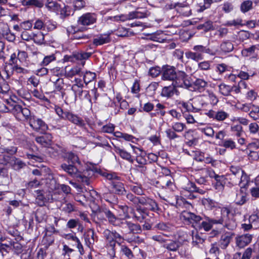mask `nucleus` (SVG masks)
<instances>
[{"mask_svg":"<svg viewBox=\"0 0 259 259\" xmlns=\"http://www.w3.org/2000/svg\"><path fill=\"white\" fill-rule=\"evenodd\" d=\"M259 107L254 105L251 106V110L249 112V116L254 120H257L259 117Z\"/></svg>","mask_w":259,"mask_h":259,"instance_id":"55","label":"nucleus"},{"mask_svg":"<svg viewBox=\"0 0 259 259\" xmlns=\"http://www.w3.org/2000/svg\"><path fill=\"white\" fill-rule=\"evenodd\" d=\"M38 55L41 59L43 58L42 61L40 62V64L42 66L48 65L52 61H54L56 59V57L54 55L47 56L44 57L41 53H38ZM36 55L37 56V54H36Z\"/></svg>","mask_w":259,"mask_h":259,"instance_id":"42","label":"nucleus"},{"mask_svg":"<svg viewBox=\"0 0 259 259\" xmlns=\"http://www.w3.org/2000/svg\"><path fill=\"white\" fill-rule=\"evenodd\" d=\"M84 240L87 245L89 246L94 244L95 241L97 240V237L95 236L94 230H90L88 231L84 235Z\"/></svg>","mask_w":259,"mask_h":259,"instance_id":"33","label":"nucleus"},{"mask_svg":"<svg viewBox=\"0 0 259 259\" xmlns=\"http://www.w3.org/2000/svg\"><path fill=\"white\" fill-rule=\"evenodd\" d=\"M120 224L123 226L127 227L129 229L130 233H131L139 234L142 232L141 227L138 224H134L131 222L126 221L121 222Z\"/></svg>","mask_w":259,"mask_h":259,"instance_id":"23","label":"nucleus"},{"mask_svg":"<svg viewBox=\"0 0 259 259\" xmlns=\"http://www.w3.org/2000/svg\"><path fill=\"white\" fill-rule=\"evenodd\" d=\"M160 74H161V69L158 66L151 67L149 70V74L153 77H156Z\"/></svg>","mask_w":259,"mask_h":259,"instance_id":"64","label":"nucleus"},{"mask_svg":"<svg viewBox=\"0 0 259 259\" xmlns=\"http://www.w3.org/2000/svg\"><path fill=\"white\" fill-rule=\"evenodd\" d=\"M39 211L37 210L35 214V220L36 221V231H38V234L40 231L43 232L45 230L46 222L44 218L42 216H39Z\"/></svg>","mask_w":259,"mask_h":259,"instance_id":"27","label":"nucleus"},{"mask_svg":"<svg viewBox=\"0 0 259 259\" xmlns=\"http://www.w3.org/2000/svg\"><path fill=\"white\" fill-rule=\"evenodd\" d=\"M97 20V15L95 13H87L78 18L77 24L79 25L89 26L95 23Z\"/></svg>","mask_w":259,"mask_h":259,"instance_id":"10","label":"nucleus"},{"mask_svg":"<svg viewBox=\"0 0 259 259\" xmlns=\"http://www.w3.org/2000/svg\"><path fill=\"white\" fill-rule=\"evenodd\" d=\"M105 200L111 204H116L118 200L115 194L114 193L105 194L103 195Z\"/></svg>","mask_w":259,"mask_h":259,"instance_id":"48","label":"nucleus"},{"mask_svg":"<svg viewBox=\"0 0 259 259\" xmlns=\"http://www.w3.org/2000/svg\"><path fill=\"white\" fill-rule=\"evenodd\" d=\"M110 33L101 34L94 38L93 44L96 46L103 45L110 42Z\"/></svg>","mask_w":259,"mask_h":259,"instance_id":"20","label":"nucleus"},{"mask_svg":"<svg viewBox=\"0 0 259 259\" xmlns=\"http://www.w3.org/2000/svg\"><path fill=\"white\" fill-rule=\"evenodd\" d=\"M147 36L149 37V40L158 42H163L166 40V35L162 31H157L155 33L147 34Z\"/></svg>","mask_w":259,"mask_h":259,"instance_id":"24","label":"nucleus"},{"mask_svg":"<svg viewBox=\"0 0 259 259\" xmlns=\"http://www.w3.org/2000/svg\"><path fill=\"white\" fill-rule=\"evenodd\" d=\"M255 46L253 45L251 47L243 49L241 51L242 55L244 57H249L255 53Z\"/></svg>","mask_w":259,"mask_h":259,"instance_id":"57","label":"nucleus"},{"mask_svg":"<svg viewBox=\"0 0 259 259\" xmlns=\"http://www.w3.org/2000/svg\"><path fill=\"white\" fill-rule=\"evenodd\" d=\"M185 56L187 59H191L196 62L201 60L200 59V56L197 54L195 51L191 52L188 51L185 53Z\"/></svg>","mask_w":259,"mask_h":259,"instance_id":"54","label":"nucleus"},{"mask_svg":"<svg viewBox=\"0 0 259 259\" xmlns=\"http://www.w3.org/2000/svg\"><path fill=\"white\" fill-rule=\"evenodd\" d=\"M230 173H228L227 176L229 177L230 180H232V182H229L231 186L236 185L239 180V178L243 172V170L239 166L236 165H231L229 167Z\"/></svg>","mask_w":259,"mask_h":259,"instance_id":"9","label":"nucleus"},{"mask_svg":"<svg viewBox=\"0 0 259 259\" xmlns=\"http://www.w3.org/2000/svg\"><path fill=\"white\" fill-rule=\"evenodd\" d=\"M100 175L109 180L110 190L115 195H123L126 190L123 183L121 182V178L116 172L109 171H100Z\"/></svg>","mask_w":259,"mask_h":259,"instance_id":"3","label":"nucleus"},{"mask_svg":"<svg viewBox=\"0 0 259 259\" xmlns=\"http://www.w3.org/2000/svg\"><path fill=\"white\" fill-rule=\"evenodd\" d=\"M193 50L195 51L197 54L200 56V59H203V53L209 54L211 56H215L217 54V50H212L207 47V46H203L202 45H196L193 48Z\"/></svg>","mask_w":259,"mask_h":259,"instance_id":"19","label":"nucleus"},{"mask_svg":"<svg viewBox=\"0 0 259 259\" xmlns=\"http://www.w3.org/2000/svg\"><path fill=\"white\" fill-rule=\"evenodd\" d=\"M191 82L192 84L190 88L193 87L194 90H197L200 92L204 91L208 84L207 82L201 78H197L193 82L191 81Z\"/></svg>","mask_w":259,"mask_h":259,"instance_id":"26","label":"nucleus"},{"mask_svg":"<svg viewBox=\"0 0 259 259\" xmlns=\"http://www.w3.org/2000/svg\"><path fill=\"white\" fill-rule=\"evenodd\" d=\"M171 6H173V8H176L179 7V9H177V11L181 13L183 15L185 16H188L191 14V11L188 7H184L183 4L182 3H175L171 5Z\"/></svg>","mask_w":259,"mask_h":259,"instance_id":"36","label":"nucleus"},{"mask_svg":"<svg viewBox=\"0 0 259 259\" xmlns=\"http://www.w3.org/2000/svg\"><path fill=\"white\" fill-rule=\"evenodd\" d=\"M171 229V225L169 223L159 222L156 224L153 227V230H159L165 232H170Z\"/></svg>","mask_w":259,"mask_h":259,"instance_id":"38","label":"nucleus"},{"mask_svg":"<svg viewBox=\"0 0 259 259\" xmlns=\"http://www.w3.org/2000/svg\"><path fill=\"white\" fill-rule=\"evenodd\" d=\"M71 12V8L68 6H65L63 8L60 7L59 12L61 17L63 19L70 16Z\"/></svg>","mask_w":259,"mask_h":259,"instance_id":"56","label":"nucleus"},{"mask_svg":"<svg viewBox=\"0 0 259 259\" xmlns=\"http://www.w3.org/2000/svg\"><path fill=\"white\" fill-rule=\"evenodd\" d=\"M161 79L172 81L174 87L189 89L191 85V77L185 72L177 69L175 67L166 65L161 69Z\"/></svg>","mask_w":259,"mask_h":259,"instance_id":"2","label":"nucleus"},{"mask_svg":"<svg viewBox=\"0 0 259 259\" xmlns=\"http://www.w3.org/2000/svg\"><path fill=\"white\" fill-rule=\"evenodd\" d=\"M219 145L231 150L236 148L235 142L231 139L222 141V143H219Z\"/></svg>","mask_w":259,"mask_h":259,"instance_id":"47","label":"nucleus"},{"mask_svg":"<svg viewBox=\"0 0 259 259\" xmlns=\"http://www.w3.org/2000/svg\"><path fill=\"white\" fill-rule=\"evenodd\" d=\"M54 109L56 114L58 115V116L62 119L65 120V117L67 115V113H68V111H64L62 108L57 105H55Z\"/></svg>","mask_w":259,"mask_h":259,"instance_id":"63","label":"nucleus"},{"mask_svg":"<svg viewBox=\"0 0 259 259\" xmlns=\"http://www.w3.org/2000/svg\"><path fill=\"white\" fill-rule=\"evenodd\" d=\"M197 29L199 30L202 29L205 32H207L214 30V27L213 25V22L210 20H208L203 24H199L197 26Z\"/></svg>","mask_w":259,"mask_h":259,"instance_id":"43","label":"nucleus"},{"mask_svg":"<svg viewBox=\"0 0 259 259\" xmlns=\"http://www.w3.org/2000/svg\"><path fill=\"white\" fill-rule=\"evenodd\" d=\"M165 134L166 137L170 141L180 137V136L176 134V132L171 128L166 129L165 131Z\"/></svg>","mask_w":259,"mask_h":259,"instance_id":"59","label":"nucleus"},{"mask_svg":"<svg viewBox=\"0 0 259 259\" xmlns=\"http://www.w3.org/2000/svg\"><path fill=\"white\" fill-rule=\"evenodd\" d=\"M96 78V73L91 71H86L83 75V81L86 84L94 80Z\"/></svg>","mask_w":259,"mask_h":259,"instance_id":"50","label":"nucleus"},{"mask_svg":"<svg viewBox=\"0 0 259 259\" xmlns=\"http://www.w3.org/2000/svg\"><path fill=\"white\" fill-rule=\"evenodd\" d=\"M248 200L247 193L246 192V188L244 185L240 186L239 191H237L234 202L237 205H243Z\"/></svg>","mask_w":259,"mask_h":259,"instance_id":"13","label":"nucleus"},{"mask_svg":"<svg viewBox=\"0 0 259 259\" xmlns=\"http://www.w3.org/2000/svg\"><path fill=\"white\" fill-rule=\"evenodd\" d=\"M113 145L114 146L115 152L117 154H119L122 158L125 159L131 163L133 162V159H132V156L130 153L120 148L119 147L115 146L113 144Z\"/></svg>","mask_w":259,"mask_h":259,"instance_id":"30","label":"nucleus"},{"mask_svg":"<svg viewBox=\"0 0 259 259\" xmlns=\"http://www.w3.org/2000/svg\"><path fill=\"white\" fill-rule=\"evenodd\" d=\"M185 127L184 123L179 122L174 123L171 126V128L177 133H181Z\"/></svg>","mask_w":259,"mask_h":259,"instance_id":"58","label":"nucleus"},{"mask_svg":"<svg viewBox=\"0 0 259 259\" xmlns=\"http://www.w3.org/2000/svg\"><path fill=\"white\" fill-rule=\"evenodd\" d=\"M235 235V234L233 232H225L221 235L219 240V246L222 249H226L229 246Z\"/></svg>","mask_w":259,"mask_h":259,"instance_id":"15","label":"nucleus"},{"mask_svg":"<svg viewBox=\"0 0 259 259\" xmlns=\"http://www.w3.org/2000/svg\"><path fill=\"white\" fill-rule=\"evenodd\" d=\"M129 187L130 190L135 194L139 195L143 194L144 190L141 184L136 183L134 185H130Z\"/></svg>","mask_w":259,"mask_h":259,"instance_id":"49","label":"nucleus"},{"mask_svg":"<svg viewBox=\"0 0 259 259\" xmlns=\"http://www.w3.org/2000/svg\"><path fill=\"white\" fill-rule=\"evenodd\" d=\"M65 120H68L72 123L87 130L86 123L84 121L82 118L76 114H73L72 112L68 111L65 117Z\"/></svg>","mask_w":259,"mask_h":259,"instance_id":"18","label":"nucleus"},{"mask_svg":"<svg viewBox=\"0 0 259 259\" xmlns=\"http://www.w3.org/2000/svg\"><path fill=\"white\" fill-rule=\"evenodd\" d=\"M92 54L91 53L81 52L73 53L71 55H65L63 60L65 62H74L76 61H81L83 66L85 64V60L89 59Z\"/></svg>","mask_w":259,"mask_h":259,"instance_id":"8","label":"nucleus"},{"mask_svg":"<svg viewBox=\"0 0 259 259\" xmlns=\"http://www.w3.org/2000/svg\"><path fill=\"white\" fill-rule=\"evenodd\" d=\"M205 220L201 221L198 228L196 230H201L203 229L205 231H210L213 225H218L217 218H210L208 217H205Z\"/></svg>","mask_w":259,"mask_h":259,"instance_id":"16","label":"nucleus"},{"mask_svg":"<svg viewBox=\"0 0 259 259\" xmlns=\"http://www.w3.org/2000/svg\"><path fill=\"white\" fill-rule=\"evenodd\" d=\"M103 235L105 239L107 246L111 248L114 254L116 243L120 247V248L121 246L125 245L122 244L121 242L124 240L123 237L115 230L110 231L109 229H105L103 233Z\"/></svg>","mask_w":259,"mask_h":259,"instance_id":"5","label":"nucleus"},{"mask_svg":"<svg viewBox=\"0 0 259 259\" xmlns=\"http://www.w3.org/2000/svg\"><path fill=\"white\" fill-rule=\"evenodd\" d=\"M185 191L189 192H197L201 194H203L205 193V191L198 188L196 185L192 182H189L188 184L185 188H183Z\"/></svg>","mask_w":259,"mask_h":259,"instance_id":"34","label":"nucleus"},{"mask_svg":"<svg viewBox=\"0 0 259 259\" xmlns=\"http://www.w3.org/2000/svg\"><path fill=\"white\" fill-rule=\"evenodd\" d=\"M10 112H12L14 115H17L18 113H20L22 111V107L20 105L13 103L11 104Z\"/></svg>","mask_w":259,"mask_h":259,"instance_id":"60","label":"nucleus"},{"mask_svg":"<svg viewBox=\"0 0 259 259\" xmlns=\"http://www.w3.org/2000/svg\"><path fill=\"white\" fill-rule=\"evenodd\" d=\"M10 163L15 170H19L25 166V163L15 157L11 158Z\"/></svg>","mask_w":259,"mask_h":259,"instance_id":"41","label":"nucleus"},{"mask_svg":"<svg viewBox=\"0 0 259 259\" xmlns=\"http://www.w3.org/2000/svg\"><path fill=\"white\" fill-rule=\"evenodd\" d=\"M144 206H145L144 208L147 209V211L149 210L158 213L160 210V208L155 200L150 198L147 199Z\"/></svg>","mask_w":259,"mask_h":259,"instance_id":"29","label":"nucleus"},{"mask_svg":"<svg viewBox=\"0 0 259 259\" xmlns=\"http://www.w3.org/2000/svg\"><path fill=\"white\" fill-rule=\"evenodd\" d=\"M36 193L35 195V203L39 206H43L47 201V199L45 196V192L44 190H34Z\"/></svg>","mask_w":259,"mask_h":259,"instance_id":"31","label":"nucleus"},{"mask_svg":"<svg viewBox=\"0 0 259 259\" xmlns=\"http://www.w3.org/2000/svg\"><path fill=\"white\" fill-rule=\"evenodd\" d=\"M45 159V157L44 155L41 154H38L37 153H33V160L40 163L39 165L37 164L35 165L33 163V167H36L38 168L33 169V175L40 177L42 175V174L45 171V169H43V168H45L46 166L44 165V164L41 163L44 162Z\"/></svg>","mask_w":259,"mask_h":259,"instance_id":"11","label":"nucleus"},{"mask_svg":"<svg viewBox=\"0 0 259 259\" xmlns=\"http://www.w3.org/2000/svg\"><path fill=\"white\" fill-rule=\"evenodd\" d=\"M45 6L49 10L59 13L60 10V5L53 0H46Z\"/></svg>","mask_w":259,"mask_h":259,"instance_id":"35","label":"nucleus"},{"mask_svg":"<svg viewBox=\"0 0 259 259\" xmlns=\"http://www.w3.org/2000/svg\"><path fill=\"white\" fill-rule=\"evenodd\" d=\"M252 253V249L250 247H248L243 252L242 256L241 253L238 252L235 253L231 259H250Z\"/></svg>","mask_w":259,"mask_h":259,"instance_id":"32","label":"nucleus"},{"mask_svg":"<svg viewBox=\"0 0 259 259\" xmlns=\"http://www.w3.org/2000/svg\"><path fill=\"white\" fill-rule=\"evenodd\" d=\"M202 204L207 209H211L215 207L216 202L210 198H203L202 199Z\"/></svg>","mask_w":259,"mask_h":259,"instance_id":"51","label":"nucleus"},{"mask_svg":"<svg viewBox=\"0 0 259 259\" xmlns=\"http://www.w3.org/2000/svg\"><path fill=\"white\" fill-rule=\"evenodd\" d=\"M177 88L178 87H174L173 85L164 87L161 93V96L167 98L171 97L174 95V92Z\"/></svg>","mask_w":259,"mask_h":259,"instance_id":"37","label":"nucleus"},{"mask_svg":"<svg viewBox=\"0 0 259 259\" xmlns=\"http://www.w3.org/2000/svg\"><path fill=\"white\" fill-rule=\"evenodd\" d=\"M146 17V14L139 11L131 12L128 13L126 19L143 18Z\"/></svg>","mask_w":259,"mask_h":259,"instance_id":"52","label":"nucleus"},{"mask_svg":"<svg viewBox=\"0 0 259 259\" xmlns=\"http://www.w3.org/2000/svg\"><path fill=\"white\" fill-rule=\"evenodd\" d=\"M220 93L224 96L230 95L231 92V86L226 84L224 83H221L219 85Z\"/></svg>","mask_w":259,"mask_h":259,"instance_id":"45","label":"nucleus"},{"mask_svg":"<svg viewBox=\"0 0 259 259\" xmlns=\"http://www.w3.org/2000/svg\"><path fill=\"white\" fill-rule=\"evenodd\" d=\"M221 50L224 53H228L234 49V45L230 40L224 41L220 45Z\"/></svg>","mask_w":259,"mask_h":259,"instance_id":"39","label":"nucleus"},{"mask_svg":"<svg viewBox=\"0 0 259 259\" xmlns=\"http://www.w3.org/2000/svg\"><path fill=\"white\" fill-rule=\"evenodd\" d=\"M52 135L47 134L43 136L36 137L35 140L37 143H39L43 147H49L52 144Z\"/></svg>","mask_w":259,"mask_h":259,"instance_id":"22","label":"nucleus"},{"mask_svg":"<svg viewBox=\"0 0 259 259\" xmlns=\"http://www.w3.org/2000/svg\"><path fill=\"white\" fill-rule=\"evenodd\" d=\"M182 244L178 240H166L163 244V248L170 251H176L182 246Z\"/></svg>","mask_w":259,"mask_h":259,"instance_id":"21","label":"nucleus"},{"mask_svg":"<svg viewBox=\"0 0 259 259\" xmlns=\"http://www.w3.org/2000/svg\"><path fill=\"white\" fill-rule=\"evenodd\" d=\"M252 237V235L248 233L236 236L235 238L236 246L240 248H244L251 242Z\"/></svg>","mask_w":259,"mask_h":259,"instance_id":"17","label":"nucleus"},{"mask_svg":"<svg viewBox=\"0 0 259 259\" xmlns=\"http://www.w3.org/2000/svg\"><path fill=\"white\" fill-rule=\"evenodd\" d=\"M94 213L99 218L102 219L104 215L109 223L113 226H119L120 224V219L116 215L115 213L106 207L98 206L97 208L93 210Z\"/></svg>","mask_w":259,"mask_h":259,"instance_id":"6","label":"nucleus"},{"mask_svg":"<svg viewBox=\"0 0 259 259\" xmlns=\"http://www.w3.org/2000/svg\"><path fill=\"white\" fill-rule=\"evenodd\" d=\"M182 217L186 224L191 225L195 230L200 226L199 224L202 221V218L201 216L187 211L182 212Z\"/></svg>","mask_w":259,"mask_h":259,"instance_id":"7","label":"nucleus"},{"mask_svg":"<svg viewBox=\"0 0 259 259\" xmlns=\"http://www.w3.org/2000/svg\"><path fill=\"white\" fill-rule=\"evenodd\" d=\"M242 20L240 18H238L235 20H232L230 21H228L224 24L225 26H242L244 24H242Z\"/></svg>","mask_w":259,"mask_h":259,"instance_id":"62","label":"nucleus"},{"mask_svg":"<svg viewBox=\"0 0 259 259\" xmlns=\"http://www.w3.org/2000/svg\"><path fill=\"white\" fill-rule=\"evenodd\" d=\"M205 114L210 118H212L218 121H223L229 116V114L227 112L222 110L217 111L210 110Z\"/></svg>","mask_w":259,"mask_h":259,"instance_id":"14","label":"nucleus"},{"mask_svg":"<svg viewBox=\"0 0 259 259\" xmlns=\"http://www.w3.org/2000/svg\"><path fill=\"white\" fill-rule=\"evenodd\" d=\"M156 183L159 184L162 188L169 189L171 191H174L176 189L174 178L168 175L162 177Z\"/></svg>","mask_w":259,"mask_h":259,"instance_id":"12","label":"nucleus"},{"mask_svg":"<svg viewBox=\"0 0 259 259\" xmlns=\"http://www.w3.org/2000/svg\"><path fill=\"white\" fill-rule=\"evenodd\" d=\"M133 213L134 218L138 221L142 222L148 215V211H147V209L143 208L139 206L137 207Z\"/></svg>","mask_w":259,"mask_h":259,"instance_id":"25","label":"nucleus"},{"mask_svg":"<svg viewBox=\"0 0 259 259\" xmlns=\"http://www.w3.org/2000/svg\"><path fill=\"white\" fill-rule=\"evenodd\" d=\"M221 216L217 218L218 224L222 225L229 230L233 232L237 226V223L234 218H230L232 207L230 205L220 207Z\"/></svg>","mask_w":259,"mask_h":259,"instance_id":"4","label":"nucleus"},{"mask_svg":"<svg viewBox=\"0 0 259 259\" xmlns=\"http://www.w3.org/2000/svg\"><path fill=\"white\" fill-rule=\"evenodd\" d=\"M252 1H249V0L244 1L241 4V6H240L241 11L243 13H246L252 9Z\"/></svg>","mask_w":259,"mask_h":259,"instance_id":"53","label":"nucleus"},{"mask_svg":"<svg viewBox=\"0 0 259 259\" xmlns=\"http://www.w3.org/2000/svg\"><path fill=\"white\" fill-rule=\"evenodd\" d=\"M44 40V35L41 32H33V42L38 44H41Z\"/></svg>","mask_w":259,"mask_h":259,"instance_id":"61","label":"nucleus"},{"mask_svg":"<svg viewBox=\"0 0 259 259\" xmlns=\"http://www.w3.org/2000/svg\"><path fill=\"white\" fill-rule=\"evenodd\" d=\"M120 252L122 255H124L127 259H133L134 257L132 251L126 245L121 246Z\"/></svg>","mask_w":259,"mask_h":259,"instance_id":"46","label":"nucleus"},{"mask_svg":"<svg viewBox=\"0 0 259 259\" xmlns=\"http://www.w3.org/2000/svg\"><path fill=\"white\" fill-rule=\"evenodd\" d=\"M62 210L66 213H70L75 210V203L65 201L61 205Z\"/></svg>","mask_w":259,"mask_h":259,"instance_id":"40","label":"nucleus"},{"mask_svg":"<svg viewBox=\"0 0 259 259\" xmlns=\"http://www.w3.org/2000/svg\"><path fill=\"white\" fill-rule=\"evenodd\" d=\"M160 197L171 205L175 206L178 203V196L174 194L173 193L169 196H166L165 197L160 196Z\"/></svg>","mask_w":259,"mask_h":259,"instance_id":"44","label":"nucleus"},{"mask_svg":"<svg viewBox=\"0 0 259 259\" xmlns=\"http://www.w3.org/2000/svg\"><path fill=\"white\" fill-rule=\"evenodd\" d=\"M60 167L69 176L76 179L78 182L84 185H89L91 180L95 176V174L98 173L100 175V171H103L94 166L89 167L83 169L77 155L72 152L68 154L67 163L61 164Z\"/></svg>","mask_w":259,"mask_h":259,"instance_id":"1","label":"nucleus"},{"mask_svg":"<svg viewBox=\"0 0 259 259\" xmlns=\"http://www.w3.org/2000/svg\"><path fill=\"white\" fill-rule=\"evenodd\" d=\"M33 130L41 134H45L48 128V125L40 118H37L34 121Z\"/></svg>","mask_w":259,"mask_h":259,"instance_id":"28","label":"nucleus"}]
</instances>
